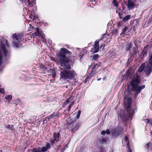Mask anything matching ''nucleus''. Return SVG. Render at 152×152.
I'll return each mask as SVG.
<instances>
[{"label":"nucleus","mask_w":152,"mask_h":152,"mask_svg":"<svg viewBox=\"0 0 152 152\" xmlns=\"http://www.w3.org/2000/svg\"><path fill=\"white\" fill-rule=\"evenodd\" d=\"M105 131L106 132V133L107 134H110V132L108 129H107Z\"/></svg>","instance_id":"nucleus-50"},{"label":"nucleus","mask_w":152,"mask_h":152,"mask_svg":"<svg viewBox=\"0 0 152 152\" xmlns=\"http://www.w3.org/2000/svg\"><path fill=\"white\" fill-rule=\"evenodd\" d=\"M147 46H145L142 51L141 53V56H142V59L143 58L146 57L147 54Z\"/></svg>","instance_id":"nucleus-10"},{"label":"nucleus","mask_w":152,"mask_h":152,"mask_svg":"<svg viewBox=\"0 0 152 152\" xmlns=\"http://www.w3.org/2000/svg\"><path fill=\"white\" fill-rule=\"evenodd\" d=\"M133 52L132 53V56L135 57L136 56V54L138 52V50L136 49L134 47H133L132 49Z\"/></svg>","instance_id":"nucleus-17"},{"label":"nucleus","mask_w":152,"mask_h":152,"mask_svg":"<svg viewBox=\"0 0 152 152\" xmlns=\"http://www.w3.org/2000/svg\"><path fill=\"white\" fill-rule=\"evenodd\" d=\"M131 16L130 15H126L125 17L123 18V21L124 22H125L127 20H128L129 19H130V18Z\"/></svg>","instance_id":"nucleus-22"},{"label":"nucleus","mask_w":152,"mask_h":152,"mask_svg":"<svg viewBox=\"0 0 152 152\" xmlns=\"http://www.w3.org/2000/svg\"><path fill=\"white\" fill-rule=\"evenodd\" d=\"M132 47V44L131 43H129L128 44L126 45L125 46V50L126 51H129L130 50V49Z\"/></svg>","instance_id":"nucleus-14"},{"label":"nucleus","mask_w":152,"mask_h":152,"mask_svg":"<svg viewBox=\"0 0 152 152\" xmlns=\"http://www.w3.org/2000/svg\"><path fill=\"white\" fill-rule=\"evenodd\" d=\"M127 147L128 149V150H127V152H132L131 149L130 148L129 145L128 144V143L127 144Z\"/></svg>","instance_id":"nucleus-35"},{"label":"nucleus","mask_w":152,"mask_h":152,"mask_svg":"<svg viewBox=\"0 0 152 152\" xmlns=\"http://www.w3.org/2000/svg\"><path fill=\"white\" fill-rule=\"evenodd\" d=\"M74 98V96H71L63 103L62 105L63 107H65L69 103L72 104V103H73V104H74V101H73Z\"/></svg>","instance_id":"nucleus-9"},{"label":"nucleus","mask_w":152,"mask_h":152,"mask_svg":"<svg viewBox=\"0 0 152 152\" xmlns=\"http://www.w3.org/2000/svg\"><path fill=\"white\" fill-rule=\"evenodd\" d=\"M101 78H99V79H97V80H98V81H99V80H101Z\"/></svg>","instance_id":"nucleus-54"},{"label":"nucleus","mask_w":152,"mask_h":152,"mask_svg":"<svg viewBox=\"0 0 152 152\" xmlns=\"http://www.w3.org/2000/svg\"><path fill=\"white\" fill-rule=\"evenodd\" d=\"M147 65L145 68V71L147 74L149 75L152 71V65L146 63Z\"/></svg>","instance_id":"nucleus-8"},{"label":"nucleus","mask_w":152,"mask_h":152,"mask_svg":"<svg viewBox=\"0 0 152 152\" xmlns=\"http://www.w3.org/2000/svg\"><path fill=\"white\" fill-rule=\"evenodd\" d=\"M130 74V73L129 72V71L127 72L124 74V75H125L126 76H128Z\"/></svg>","instance_id":"nucleus-47"},{"label":"nucleus","mask_w":152,"mask_h":152,"mask_svg":"<svg viewBox=\"0 0 152 152\" xmlns=\"http://www.w3.org/2000/svg\"><path fill=\"white\" fill-rule=\"evenodd\" d=\"M98 40V41H96L94 43V48H92L91 50V52L94 53H96L97 52L99 51V42Z\"/></svg>","instance_id":"nucleus-7"},{"label":"nucleus","mask_w":152,"mask_h":152,"mask_svg":"<svg viewBox=\"0 0 152 152\" xmlns=\"http://www.w3.org/2000/svg\"><path fill=\"white\" fill-rule=\"evenodd\" d=\"M113 4L114 6L117 7L118 6V2L115 0H113Z\"/></svg>","instance_id":"nucleus-33"},{"label":"nucleus","mask_w":152,"mask_h":152,"mask_svg":"<svg viewBox=\"0 0 152 152\" xmlns=\"http://www.w3.org/2000/svg\"><path fill=\"white\" fill-rule=\"evenodd\" d=\"M13 42L15 44V46H17L18 43L20 42L21 37L20 36H17L15 34L13 35Z\"/></svg>","instance_id":"nucleus-6"},{"label":"nucleus","mask_w":152,"mask_h":152,"mask_svg":"<svg viewBox=\"0 0 152 152\" xmlns=\"http://www.w3.org/2000/svg\"><path fill=\"white\" fill-rule=\"evenodd\" d=\"M145 147L148 149V151L151 150H152V144L148 143L145 145Z\"/></svg>","instance_id":"nucleus-16"},{"label":"nucleus","mask_w":152,"mask_h":152,"mask_svg":"<svg viewBox=\"0 0 152 152\" xmlns=\"http://www.w3.org/2000/svg\"><path fill=\"white\" fill-rule=\"evenodd\" d=\"M149 61L147 62V63L151 64L152 65V54H151L149 56Z\"/></svg>","instance_id":"nucleus-27"},{"label":"nucleus","mask_w":152,"mask_h":152,"mask_svg":"<svg viewBox=\"0 0 152 152\" xmlns=\"http://www.w3.org/2000/svg\"><path fill=\"white\" fill-rule=\"evenodd\" d=\"M35 18V16H34V18Z\"/></svg>","instance_id":"nucleus-57"},{"label":"nucleus","mask_w":152,"mask_h":152,"mask_svg":"<svg viewBox=\"0 0 152 152\" xmlns=\"http://www.w3.org/2000/svg\"><path fill=\"white\" fill-rule=\"evenodd\" d=\"M29 25H30V26H31V24H29Z\"/></svg>","instance_id":"nucleus-58"},{"label":"nucleus","mask_w":152,"mask_h":152,"mask_svg":"<svg viewBox=\"0 0 152 152\" xmlns=\"http://www.w3.org/2000/svg\"><path fill=\"white\" fill-rule=\"evenodd\" d=\"M134 4L133 2L131 1H128L127 7L129 10L133 9L134 7Z\"/></svg>","instance_id":"nucleus-11"},{"label":"nucleus","mask_w":152,"mask_h":152,"mask_svg":"<svg viewBox=\"0 0 152 152\" xmlns=\"http://www.w3.org/2000/svg\"><path fill=\"white\" fill-rule=\"evenodd\" d=\"M61 51L63 52L64 53H69V54H71L70 52H69L65 48H62L61 49Z\"/></svg>","instance_id":"nucleus-21"},{"label":"nucleus","mask_w":152,"mask_h":152,"mask_svg":"<svg viewBox=\"0 0 152 152\" xmlns=\"http://www.w3.org/2000/svg\"><path fill=\"white\" fill-rule=\"evenodd\" d=\"M105 45H104L103 44H102V45H100V48H101L102 47H103V48H104V47Z\"/></svg>","instance_id":"nucleus-53"},{"label":"nucleus","mask_w":152,"mask_h":152,"mask_svg":"<svg viewBox=\"0 0 152 152\" xmlns=\"http://www.w3.org/2000/svg\"><path fill=\"white\" fill-rule=\"evenodd\" d=\"M99 55H98V54H95V55H94L93 57V59H94V60H96L97 58L99 57Z\"/></svg>","instance_id":"nucleus-39"},{"label":"nucleus","mask_w":152,"mask_h":152,"mask_svg":"<svg viewBox=\"0 0 152 152\" xmlns=\"http://www.w3.org/2000/svg\"><path fill=\"white\" fill-rule=\"evenodd\" d=\"M89 78L90 77H88L86 79L84 82V84H86L87 83V82H88L89 81Z\"/></svg>","instance_id":"nucleus-41"},{"label":"nucleus","mask_w":152,"mask_h":152,"mask_svg":"<svg viewBox=\"0 0 152 152\" xmlns=\"http://www.w3.org/2000/svg\"><path fill=\"white\" fill-rule=\"evenodd\" d=\"M55 115L54 114H53L52 115L49 116L48 117H47L46 119L45 120H44L43 121V123H44L46 120L47 119H48V120H50V119H51L52 117H53Z\"/></svg>","instance_id":"nucleus-26"},{"label":"nucleus","mask_w":152,"mask_h":152,"mask_svg":"<svg viewBox=\"0 0 152 152\" xmlns=\"http://www.w3.org/2000/svg\"><path fill=\"white\" fill-rule=\"evenodd\" d=\"M0 92L2 94H4V90L3 88L0 89Z\"/></svg>","instance_id":"nucleus-44"},{"label":"nucleus","mask_w":152,"mask_h":152,"mask_svg":"<svg viewBox=\"0 0 152 152\" xmlns=\"http://www.w3.org/2000/svg\"><path fill=\"white\" fill-rule=\"evenodd\" d=\"M7 46L9 47V46L8 44L7 41V40L1 42V44L0 45L1 49L0 50V65L1 64L2 62V59L5 57L7 54V51L6 50L4 44Z\"/></svg>","instance_id":"nucleus-4"},{"label":"nucleus","mask_w":152,"mask_h":152,"mask_svg":"<svg viewBox=\"0 0 152 152\" xmlns=\"http://www.w3.org/2000/svg\"><path fill=\"white\" fill-rule=\"evenodd\" d=\"M100 150L101 152H105L104 150L102 148V147L100 148Z\"/></svg>","instance_id":"nucleus-48"},{"label":"nucleus","mask_w":152,"mask_h":152,"mask_svg":"<svg viewBox=\"0 0 152 152\" xmlns=\"http://www.w3.org/2000/svg\"><path fill=\"white\" fill-rule=\"evenodd\" d=\"M48 149L45 146L43 147L41 150V152H44L47 151Z\"/></svg>","instance_id":"nucleus-32"},{"label":"nucleus","mask_w":152,"mask_h":152,"mask_svg":"<svg viewBox=\"0 0 152 152\" xmlns=\"http://www.w3.org/2000/svg\"><path fill=\"white\" fill-rule=\"evenodd\" d=\"M127 27H124L122 30V33L123 34H125L127 31Z\"/></svg>","instance_id":"nucleus-37"},{"label":"nucleus","mask_w":152,"mask_h":152,"mask_svg":"<svg viewBox=\"0 0 152 152\" xmlns=\"http://www.w3.org/2000/svg\"><path fill=\"white\" fill-rule=\"evenodd\" d=\"M26 1L28 4V5L29 6H30V5L31 4V3H30V0H26Z\"/></svg>","instance_id":"nucleus-45"},{"label":"nucleus","mask_w":152,"mask_h":152,"mask_svg":"<svg viewBox=\"0 0 152 152\" xmlns=\"http://www.w3.org/2000/svg\"><path fill=\"white\" fill-rule=\"evenodd\" d=\"M96 0L97 1H98V0Z\"/></svg>","instance_id":"nucleus-60"},{"label":"nucleus","mask_w":152,"mask_h":152,"mask_svg":"<svg viewBox=\"0 0 152 152\" xmlns=\"http://www.w3.org/2000/svg\"><path fill=\"white\" fill-rule=\"evenodd\" d=\"M32 3L34 4H36V0H32Z\"/></svg>","instance_id":"nucleus-51"},{"label":"nucleus","mask_w":152,"mask_h":152,"mask_svg":"<svg viewBox=\"0 0 152 152\" xmlns=\"http://www.w3.org/2000/svg\"><path fill=\"white\" fill-rule=\"evenodd\" d=\"M109 36V35L108 34H104L102 35L101 38L99 39L98 40L99 41H100L102 39L104 38H106L108 36Z\"/></svg>","instance_id":"nucleus-24"},{"label":"nucleus","mask_w":152,"mask_h":152,"mask_svg":"<svg viewBox=\"0 0 152 152\" xmlns=\"http://www.w3.org/2000/svg\"><path fill=\"white\" fill-rule=\"evenodd\" d=\"M140 83L139 77L138 76H136V78L132 80L130 83L133 89L135 91L137 94L140 93L142 89H144L145 87V86L144 85L139 86Z\"/></svg>","instance_id":"nucleus-1"},{"label":"nucleus","mask_w":152,"mask_h":152,"mask_svg":"<svg viewBox=\"0 0 152 152\" xmlns=\"http://www.w3.org/2000/svg\"><path fill=\"white\" fill-rule=\"evenodd\" d=\"M79 128V126L78 125H77L75 126L73 129L72 131V132H74L76 130H77Z\"/></svg>","instance_id":"nucleus-31"},{"label":"nucleus","mask_w":152,"mask_h":152,"mask_svg":"<svg viewBox=\"0 0 152 152\" xmlns=\"http://www.w3.org/2000/svg\"><path fill=\"white\" fill-rule=\"evenodd\" d=\"M127 147L128 149V150H127V152H132L131 149L130 148L129 145L128 144V143L127 144Z\"/></svg>","instance_id":"nucleus-34"},{"label":"nucleus","mask_w":152,"mask_h":152,"mask_svg":"<svg viewBox=\"0 0 152 152\" xmlns=\"http://www.w3.org/2000/svg\"><path fill=\"white\" fill-rule=\"evenodd\" d=\"M61 77L65 80L69 79H74L76 75L74 70H63L61 71L60 74Z\"/></svg>","instance_id":"nucleus-3"},{"label":"nucleus","mask_w":152,"mask_h":152,"mask_svg":"<svg viewBox=\"0 0 152 152\" xmlns=\"http://www.w3.org/2000/svg\"><path fill=\"white\" fill-rule=\"evenodd\" d=\"M81 111L80 110H79L78 111V113H77V114L76 116V118H77V119H78L79 118L80 115V114L81 113Z\"/></svg>","instance_id":"nucleus-40"},{"label":"nucleus","mask_w":152,"mask_h":152,"mask_svg":"<svg viewBox=\"0 0 152 152\" xmlns=\"http://www.w3.org/2000/svg\"><path fill=\"white\" fill-rule=\"evenodd\" d=\"M39 152H41V151H40Z\"/></svg>","instance_id":"nucleus-59"},{"label":"nucleus","mask_w":152,"mask_h":152,"mask_svg":"<svg viewBox=\"0 0 152 152\" xmlns=\"http://www.w3.org/2000/svg\"><path fill=\"white\" fill-rule=\"evenodd\" d=\"M40 151H38L36 148H34L33 149V152H39Z\"/></svg>","instance_id":"nucleus-46"},{"label":"nucleus","mask_w":152,"mask_h":152,"mask_svg":"<svg viewBox=\"0 0 152 152\" xmlns=\"http://www.w3.org/2000/svg\"><path fill=\"white\" fill-rule=\"evenodd\" d=\"M67 121L68 122V124L69 126L72 125L75 123V120H73L72 121L71 117L68 118Z\"/></svg>","instance_id":"nucleus-15"},{"label":"nucleus","mask_w":152,"mask_h":152,"mask_svg":"<svg viewBox=\"0 0 152 152\" xmlns=\"http://www.w3.org/2000/svg\"><path fill=\"white\" fill-rule=\"evenodd\" d=\"M20 1L22 2H23V0H20Z\"/></svg>","instance_id":"nucleus-55"},{"label":"nucleus","mask_w":152,"mask_h":152,"mask_svg":"<svg viewBox=\"0 0 152 152\" xmlns=\"http://www.w3.org/2000/svg\"><path fill=\"white\" fill-rule=\"evenodd\" d=\"M95 72L94 71H91L88 77L90 78L91 77L93 76L95 74Z\"/></svg>","instance_id":"nucleus-38"},{"label":"nucleus","mask_w":152,"mask_h":152,"mask_svg":"<svg viewBox=\"0 0 152 152\" xmlns=\"http://www.w3.org/2000/svg\"><path fill=\"white\" fill-rule=\"evenodd\" d=\"M55 138L53 137V138H51L50 140V142L52 143H55V142H57L56 140H55Z\"/></svg>","instance_id":"nucleus-36"},{"label":"nucleus","mask_w":152,"mask_h":152,"mask_svg":"<svg viewBox=\"0 0 152 152\" xmlns=\"http://www.w3.org/2000/svg\"><path fill=\"white\" fill-rule=\"evenodd\" d=\"M124 138H125V141H126V146H127V144L128 143V144L129 145V142L128 141V137L126 134L124 136Z\"/></svg>","instance_id":"nucleus-30"},{"label":"nucleus","mask_w":152,"mask_h":152,"mask_svg":"<svg viewBox=\"0 0 152 152\" xmlns=\"http://www.w3.org/2000/svg\"><path fill=\"white\" fill-rule=\"evenodd\" d=\"M73 105V103H72V104H69V107H68V108L67 109V110L69 111L70 110V109L71 108V107H72V106Z\"/></svg>","instance_id":"nucleus-42"},{"label":"nucleus","mask_w":152,"mask_h":152,"mask_svg":"<svg viewBox=\"0 0 152 152\" xmlns=\"http://www.w3.org/2000/svg\"><path fill=\"white\" fill-rule=\"evenodd\" d=\"M46 147L48 149H50V144L49 143H47L46 145V147Z\"/></svg>","instance_id":"nucleus-43"},{"label":"nucleus","mask_w":152,"mask_h":152,"mask_svg":"<svg viewBox=\"0 0 152 152\" xmlns=\"http://www.w3.org/2000/svg\"><path fill=\"white\" fill-rule=\"evenodd\" d=\"M131 98L129 97H125L124 99V102L125 107L127 108L128 112H129V117H131L133 115L134 111H130V103L131 102Z\"/></svg>","instance_id":"nucleus-5"},{"label":"nucleus","mask_w":152,"mask_h":152,"mask_svg":"<svg viewBox=\"0 0 152 152\" xmlns=\"http://www.w3.org/2000/svg\"><path fill=\"white\" fill-rule=\"evenodd\" d=\"M58 61L61 67L66 69H70L71 68L70 63L65 54L61 53L58 56Z\"/></svg>","instance_id":"nucleus-2"},{"label":"nucleus","mask_w":152,"mask_h":152,"mask_svg":"<svg viewBox=\"0 0 152 152\" xmlns=\"http://www.w3.org/2000/svg\"><path fill=\"white\" fill-rule=\"evenodd\" d=\"M106 133V132L105 131H103L101 132V134L104 135Z\"/></svg>","instance_id":"nucleus-49"},{"label":"nucleus","mask_w":152,"mask_h":152,"mask_svg":"<svg viewBox=\"0 0 152 152\" xmlns=\"http://www.w3.org/2000/svg\"><path fill=\"white\" fill-rule=\"evenodd\" d=\"M53 137L55 140H56V142L58 141L60 139V134L59 133H54L53 134Z\"/></svg>","instance_id":"nucleus-13"},{"label":"nucleus","mask_w":152,"mask_h":152,"mask_svg":"<svg viewBox=\"0 0 152 152\" xmlns=\"http://www.w3.org/2000/svg\"><path fill=\"white\" fill-rule=\"evenodd\" d=\"M41 37H42V39H44V40H45V35H44H44H43V34L42 35V36H41Z\"/></svg>","instance_id":"nucleus-52"},{"label":"nucleus","mask_w":152,"mask_h":152,"mask_svg":"<svg viewBox=\"0 0 152 152\" xmlns=\"http://www.w3.org/2000/svg\"><path fill=\"white\" fill-rule=\"evenodd\" d=\"M64 147L63 148V149L62 150H64V149H65V148H64Z\"/></svg>","instance_id":"nucleus-56"},{"label":"nucleus","mask_w":152,"mask_h":152,"mask_svg":"<svg viewBox=\"0 0 152 152\" xmlns=\"http://www.w3.org/2000/svg\"><path fill=\"white\" fill-rule=\"evenodd\" d=\"M5 98L6 99L9 100V101H10L12 99V96L11 95H7L5 96Z\"/></svg>","instance_id":"nucleus-25"},{"label":"nucleus","mask_w":152,"mask_h":152,"mask_svg":"<svg viewBox=\"0 0 152 152\" xmlns=\"http://www.w3.org/2000/svg\"><path fill=\"white\" fill-rule=\"evenodd\" d=\"M13 127L14 126L13 125H8L6 126V128L9 130H11L13 129Z\"/></svg>","instance_id":"nucleus-29"},{"label":"nucleus","mask_w":152,"mask_h":152,"mask_svg":"<svg viewBox=\"0 0 152 152\" xmlns=\"http://www.w3.org/2000/svg\"><path fill=\"white\" fill-rule=\"evenodd\" d=\"M99 141L102 144H105L107 143L106 139L105 138H100L99 140Z\"/></svg>","instance_id":"nucleus-19"},{"label":"nucleus","mask_w":152,"mask_h":152,"mask_svg":"<svg viewBox=\"0 0 152 152\" xmlns=\"http://www.w3.org/2000/svg\"><path fill=\"white\" fill-rule=\"evenodd\" d=\"M116 12L117 14H118L120 18L121 19L122 18V10L119 9H118L116 10Z\"/></svg>","instance_id":"nucleus-18"},{"label":"nucleus","mask_w":152,"mask_h":152,"mask_svg":"<svg viewBox=\"0 0 152 152\" xmlns=\"http://www.w3.org/2000/svg\"><path fill=\"white\" fill-rule=\"evenodd\" d=\"M119 128H116L114 129L113 131L112 132V135L114 137H117L119 135Z\"/></svg>","instance_id":"nucleus-12"},{"label":"nucleus","mask_w":152,"mask_h":152,"mask_svg":"<svg viewBox=\"0 0 152 152\" xmlns=\"http://www.w3.org/2000/svg\"><path fill=\"white\" fill-rule=\"evenodd\" d=\"M35 32L33 33L32 35L34 37H36L39 35V29L38 28H35L34 29Z\"/></svg>","instance_id":"nucleus-20"},{"label":"nucleus","mask_w":152,"mask_h":152,"mask_svg":"<svg viewBox=\"0 0 152 152\" xmlns=\"http://www.w3.org/2000/svg\"><path fill=\"white\" fill-rule=\"evenodd\" d=\"M118 33V31L116 29H114L112 31V35L116 36Z\"/></svg>","instance_id":"nucleus-28"},{"label":"nucleus","mask_w":152,"mask_h":152,"mask_svg":"<svg viewBox=\"0 0 152 152\" xmlns=\"http://www.w3.org/2000/svg\"><path fill=\"white\" fill-rule=\"evenodd\" d=\"M145 64H143L142 65L139 67L138 69V71L140 72H142L144 70L145 67Z\"/></svg>","instance_id":"nucleus-23"}]
</instances>
